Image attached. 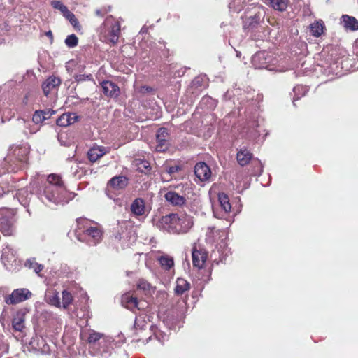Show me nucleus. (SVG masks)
<instances>
[{"label": "nucleus", "instance_id": "1", "mask_svg": "<svg viewBox=\"0 0 358 358\" xmlns=\"http://www.w3.org/2000/svg\"><path fill=\"white\" fill-rule=\"evenodd\" d=\"M35 193L41 202L49 207L64 205L71 199L61 177L55 173L50 174Z\"/></svg>", "mask_w": 358, "mask_h": 358}, {"label": "nucleus", "instance_id": "2", "mask_svg": "<svg viewBox=\"0 0 358 358\" xmlns=\"http://www.w3.org/2000/svg\"><path fill=\"white\" fill-rule=\"evenodd\" d=\"M193 218L185 213H171L162 216L156 223L160 230L172 234L187 233L193 226Z\"/></svg>", "mask_w": 358, "mask_h": 358}, {"label": "nucleus", "instance_id": "3", "mask_svg": "<svg viewBox=\"0 0 358 358\" xmlns=\"http://www.w3.org/2000/svg\"><path fill=\"white\" fill-rule=\"evenodd\" d=\"M150 316L145 313H141L136 317L134 322V329L137 338H135L136 342L148 343L152 340V336L161 343L166 339V334H163L158 330L157 327L149 325Z\"/></svg>", "mask_w": 358, "mask_h": 358}, {"label": "nucleus", "instance_id": "4", "mask_svg": "<svg viewBox=\"0 0 358 358\" xmlns=\"http://www.w3.org/2000/svg\"><path fill=\"white\" fill-rule=\"evenodd\" d=\"M89 352L91 355L99 358H108L113 350L114 340L110 337L90 331L87 336Z\"/></svg>", "mask_w": 358, "mask_h": 358}, {"label": "nucleus", "instance_id": "5", "mask_svg": "<svg viewBox=\"0 0 358 358\" xmlns=\"http://www.w3.org/2000/svg\"><path fill=\"white\" fill-rule=\"evenodd\" d=\"M29 153V146L27 143L12 145L8 150L5 161L9 164L13 171L26 167Z\"/></svg>", "mask_w": 358, "mask_h": 358}, {"label": "nucleus", "instance_id": "6", "mask_svg": "<svg viewBox=\"0 0 358 358\" xmlns=\"http://www.w3.org/2000/svg\"><path fill=\"white\" fill-rule=\"evenodd\" d=\"M99 32L101 41L115 45L120 35V24L112 15H109L100 26Z\"/></svg>", "mask_w": 358, "mask_h": 358}, {"label": "nucleus", "instance_id": "7", "mask_svg": "<svg viewBox=\"0 0 358 358\" xmlns=\"http://www.w3.org/2000/svg\"><path fill=\"white\" fill-rule=\"evenodd\" d=\"M265 13L263 9H259L253 15L246 17L243 21V29L254 41L263 40L266 37L264 27L260 24L263 20Z\"/></svg>", "mask_w": 358, "mask_h": 358}, {"label": "nucleus", "instance_id": "8", "mask_svg": "<svg viewBox=\"0 0 358 358\" xmlns=\"http://www.w3.org/2000/svg\"><path fill=\"white\" fill-rule=\"evenodd\" d=\"M278 59L271 52L259 51L252 57V64L255 69H266L269 71H278L276 64Z\"/></svg>", "mask_w": 358, "mask_h": 358}, {"label": "nucleus", "instance_id": "9", "mask_svg": "<svg viewBox=\"0 0 358 358\" xmlns=\"http://www.w3.org/2000/svg\"><path fill=\"white\" fill-rule=\"evenodd\" d=\"M15 212L12 209H0V231L5 236H11L15 231Z\"/></svg>", "mask_w": 358, "mask_h": 358}, {"label": "nucleus", "instance_id": "10", "mask_svg": "<svg viewBox=\"0 0 358 358\" xmlns=\"http://www.w3.org/2000/svg\"><path fill=\"white\" fill-rule=\"evenodd\" d=\"M102 231L97 227H90L84 230L83 234L78 235V239L86 242L89 245L93 246L101 242Z\"/></svg>", "mask_w": 358, "mask_h": 358}, {"label": "nucleus", "instance_id": "11", "mask_svg": "<svg viewBox=\"0 0 358 358\" xmlns=\"http://www.w3.org/2000/svg\"><path fill=\"white\" fill-rule=\"evenodd\" d=\"M31 295V292L28 289H15L10 294L5 296L4 301L8 305H15L30 299Z\"/></svg>", "mask_w": 358, "mask_h": 358}, {"label": "nucleus", "instance_id": "12", "mask_svg": "<svg viewBox=\"0 0 358 358\" xmlns=\"http://www.w3.org/2000/svg\"><path fill=\"white\" fill-rule=\"evenodd\" d=\"M156 146L155 150L159 152L166 151L169 146V133L166 128H159L156 134Z\"/></svg>", "mask_w": 358, "mask_h": 358}, {"label": "nucleus", "instance_id": "13", "mask_svg": "<svg viewBox=\"0 0 358 358\" xmlns=\"http://www.w3.org/2000/svg\"><path fill=\"white\" fill-rule=\"evenodd\" d=\"M192 257L193 266L199 270V275H201L203 273L201 271L203 266L208 257L207 252L205 250H197L196 248H194L192 251Z\"/></svg>", "mask_w": 358, "mask_h": 358}, {"label": "nucleus", "instance_id": "14", "mask_svg": "<svg viewBox=\"0 0 358 358\" xmlns=\"http://www.w3.org/2000/svg\"><path fill=\"white\" fill-rule=\"evenodd\" d=\"M194 173L201 182L208 181L212 175L210 167L203 162L196 164L194 166Z\"/></svg>", "mask_w": 358, "mask_h": 358}, {"label": "nucleus", "instance_id": "15", "mask_svg": "<svg viewBox=\"0 0 358 358\" xmlns=\"http://www.w3.org/2000/svg\"><path fill=\"white\" fill-rule=\"evenodd\" d=\"M101 85L105 96L113 99L119 96L120 94V87L115 83L110 80H103Z\"/></svg>", "mask_w": 358, "mask_h": 358}, {"label": "nucleus", "instance_id": "16", "mask_svg": "<svg viewBox=\"0 0 358 358\" xmlns=\"http://www.w3.org/2000/svg\"><path fill=\"white\" fill-rule=\"evenodd\" d=\"M217 197L220 206L223 210L224 215H220V213H218L215 210H213V214L215 217L221 219L224 218V215H227L231 211V206L229 198L225 193H219Z\"/></svg>", "mask_w": 358, "mask_h": 358}, {"label": "nucleus", "instance_id": "17", "mask_svg": "<svg viewBox=\"0 0 358 358\" xmlns=\"http://www.w3.org/2000/svg\"><path fill=\"white\" fill-rule=\"evenodd\" d=\"M121 303L123 306L131 310H134V309L140 310L143 308L142 303L138 301L137 298L130 293H127L122 295L121 298Z\"/></svg>", "mask_w": 358, "mask_h": 358}, {"label": "nucleus", "instance_id": "18", "mask_svg": "<svg viewBox=\"0 0 358 358\" xmlns=\"http://www.w3.org/2000/svg\"><path fill=\"white\" fill-rule=\"evenodd\" d=\"M130 210L135 217L144 215L146 213L145 201L141 198L135 199L130 206Z\"/></svg>", "mask_w": 358, "mask_h": 358}, {"label": "nucleus", "instance_id": "19", "mask_svg": "<svg viewBox=\"0 0 358 358\" xmlns=\"http://www.w3.org/2000/svg\"><path fill=\"white\" fill-rule=\"evenodd\" d=\"M61 84L59 78L52 76L48 77L42 84V89L44 94L48 96L50 92L59 87Z\"/></svg>", "mask_w": 358, "mask_h": 358}, {"label": "nucleus", "instance_id": "20", "mask_svg": "<svg viewBox=\"0 0 358 358\" xmlns=\"http://www.w3.org/2000/svg\"><path fill=\"white\" fill-rule=\"evenodd\" d=\"M340 24L347 31H355L358 29V21L355 17L348 15H343L341 17Z\"/></svg>", "mask_w": 358, "mask_h": 358}, {"label": "nucleus", "instance_id": "21", "mask_svg": "<svg viewBox=\"0 0 358 358\" xmlns=\"http://www.w3.org/2000/svg\"><path fill=\"white\" fill-rule=\"evenodd\" d=\"M107 152V148L103 146L92 147L89 150L87 157L90 162H95Z\"/></svg>", "mask_w": 358, "mask_h": 358}, {"label": "nucleus", "instance_id": "22", "mask_svg": "<svg viewBox=\"0 0 358 358\" xmlns=\"http://www.w3.org/2000/svg\"><path fill=\"white\" fill-rule=\"evenodd\" d=\"M166 201L173 206H181L185 203L186 199L184 196L179 195L178 193L169 191L164 195Z\"/></svg>", "mask_w": 358, "mask_h": 358}, {"label": "nucleus", "instance_id": "23", "mask_svg": "<svg viewBox=\"0 0 358 358\" xmlns=\"http://www.w3.org/2000/svg\"><path fill=\"white\" fill-rule=\"evenodd\" d=\"M25 312L23 310H18L15 315L12 325L15 331H22L24 328Z\"/></svg>", "mask_w": 358, "mask_h": 358}, {"label": "nucleus", "instance_id": "24", "mask_svg": "<svg viewBox=\"0 0 358 358\" xmlns=\"http://www.w3.org/2000/svg\"><path fill=\"white\" fill-rule=\"evenodd\" d=\"M33 194L27 188L18 190L16 193V197L22 206L27 207L29 206Z\"/></svg>", "mask_w": 358, "mask_h": 358}, {"label": "nucleus", "instance_id": "25", "mask_svg": "<svg viewBox=\"0 0 358 358\" xmlns=\"http://www.w3.org/2000/svg\"><path fill=\"white\" fill-rule=\"evenodd\" d=\"M208 86V78L205 75H200L196 76L192 82L190 89L197 91H201L206 88Z\"/></svg>", "mask_w": 358, "mask_h": 358}, {"label": "nucleus", "instance_id": "26", "mask_svg": "<svg viewBox=\"0 0 358 358\" xmlns=\"http://www.w3.org/2000/svg\"><path fill=\"white\" fill-rule=\"evenodd\" d=\"M162 268L166 271H169L174 266V260L171 256L163 254L157 258Z\"/></svg>", "mask_w": 358, "mask_h": 358}, {"label": "nucleus", "instance_id": "27", "mask_svg": "<svg viewBox=\"0 0 358 358\" xmlns=\"http://www.w3.org/2000/svg\"><path fill=\"white\" fill-rule=\"evenodd\" d=\"M1 259L6 263L13 262L16 260V252L10 246H6L3 248Z\"/></svg>", "mask_w": 358, "mask_h": 358}, {"label": "nucleus", "instance_id": "28", "mask_svg": "<svg viewBox=\"0 0 358 358\" xmlns=\"http://www.w3.org/2000/svg\"><path fill=\"white\" fill-rule=\"evenodd\" d=\"M206 240L209 243H215L217 241V237L225 236V232L222 230L216 229L214 227H209L206 231Z\"/></svg>", "mask_w": 358, "mask_h": 358}, {"label": "nucleus", "instance_id": "29", "mask_svg": "<svg viewBox=\"0 0 358 358\" xmlns=\"http://www.w3.org/2000/svg\"><path fill=\"white\" fill-rule=\"evenodd\" d=\"M252 153L247 148H242L237 153V161L241 166H243L249 163L252 159Z\"/></svg>", "mask_w": 358, "mask_h": 358}, {"label": "nucleus", "instance_id": "30", "mask_svg": "<svg viewBox=\"0 0 358 358\" xmlns=\"http://www.w3.org/2000/svg\"><path fill=\"white\" fill-rule=\"evenodd\" d=\"M127 183V178L125 176H115L109 181V185L116 189L124 188Z\"/></svg>", "mask_w": 358, "mask_h": 358}, {"label": "nucleus", "instance_id": "31", "mask_svg": "<svg viewBox=\"0 0 358 358\" xmlns=\"http://www.w3.org/2000/svg\"><path fill=\"white\" fill-rule=\"evenodd\" d=\"M310 31L315 37H320L324 32V24L322 20L315 21L310 24Z\"/></svg>", "mask_w": 358, "mask_h": 358}, {"label": "nucleus", "instance_id": "32", "mask_svg": "<svg viewBox=\"0 0 358 358\" xmlns=\"http://www.w3.org/2000/svg\"><path fill=\"white\" fill-rule=\"evenodd\" d=\"M190 289L189 283L183 278H178L176 280V286L175 287V293L177 295H182Z\"/></svg>", "mask_w": 358, "mask_h": 358}, {"label": "nucleus", "instance_id": "33", "mask_svg": "<svg viewBox=\"0 0 358 358\" xmlns=\"http://www.w3.org/2000/svg\"><path fill=\"white\" fill-rule=\"evenodd\" d=\"M270 6L275 10L285 11L289 4V0H268Z\"/></svg>", "mask_w": 358, "mask_h": 358}, {"label": "nucleus", "instance_id": "34", "mask_svg": "<svg viewBox=\"0 0 358 358\" xmlns=\"http://www.w3.org/2000/svg\"><path fill=\"white\" fill-rule=\"evenodd\" d=\"M308 91L306 86L298 85L293 89L294 96L293 98V104L295 105V101L299 100L301 96H303Z\"/></svg>", "mask_w": 358, "mask_h": 358}, {"label": "nucleus", "instance_id": "35", "mask_svg": "<svg viewBox=\"0 0 358 358\" xmlns=\"http://www.w3.org/2000/svg\"><path fill=\"white\" fill-rule=\"evenodd\" d=\"M25 266L33 269L36 273H38L43 268V266L36 262L35 259H29L25 262Z\"/></svg>", "mask_w": 358, "mask_h": 358}, {"label": "nucleus", "instance_id": "36", "mask_svg": "<svg viewBox=\"0 0 358 358\" xmlns=\"http://www.w3.org/2000/svg\"><path fill=\"white\" fill-rule=\"evenodd\" d=\"M62 301L61 302L62 306L66 309L73 301V296L70 292L66 290H63L62 292Z\"/></svg>", "mask_w": 358, "mask_h": 358}, {"label": "nucleus", "instance_id": "37", "mask_svg": "<svg viewBox=\"0 0 358 358\" xmlns=\"http://www.w3.org/2000/svg\"><path fill=\"white\" fill-rule=\"evenodd\" d=\"M48 301L50 304L56 307H62L60 296L58 292H54L52 295L49 296L48 298Z\"/></svg>", "mask_w": 358, "mask_h": 358}, {"label": "nucleus", "instance_id": "38", "mask_svg": "<svg viewBox=\"0 0 358 358\" xmlns=\"http://www.w3.org/2000/svg\"><path fill=\"white\" fill-rule=\"evenodd\" d=\"M64 42L67 47L72 48L78 45V38L75 34H71L66 38Z\"/></svg>", "mask_w": 358, "mask_h": 358}, {"label": "nucleus", "instance_id": "39", "mask_svg": "<svg viewBox=\"0 0 358 358\" xmlns=\"http://www.w3.org/2000/svg\"><path fill=\"white\" fill-rule=\"evenodd\" d=\"M64 17L66 18L70 23L76 28L77 27H79V22L76 17H75V15L69 10V9L66 10V13H64L63 14Z\"/></svg>", "mask_w": 358, "mask_h": 358}, {"label": "nucleus", "instance_id": "40", "mask_svg": "<svg viewBox=\"0 0 358 358\" xmlns=\"http://www.w3.org/2000/svg\"><path fill=\"white\" fill-rule=\"evenodd\" d=\"M45 120L43 116V110H36L32 116V122L35 124H39Z\"/></svg>", "mask_w": 358, "mask_h": 358}, {"label": "nucleus", "instance_id": "41", "mask_svg": "<svg viewBox=\"0 0 358 358\" xmlns=\"http://www.w3.org/2000/svg\"><path fill=\"white\" fill-rule=\"evenodd\" d=\"M83 168L79 166V163L74 162L71 166V172L74 176L80 177L83 174Z\"/></svg>", "mask_w": 358, "mask_h": 358}, {"label": "nucleus", "instance_id": "42", "mask_svg": "<svg viewBox=\"0 0 358 358\" xmlns=\"http://www.w3.org/2000/svg\"><path fill=\"white\" fill-rule=\"evenodd\" d=\"M74 79L79 83L86 80H93V76L92 74H76L74 76Z\"/></svg>", "mask_w": 358, "mask_h": 358}, {"label": "nucleus", "instance_id": "43", "mask_svg": "<svg viewBox=\"0 0 358 358\" xmlns=\"http://www.w3.org/2000/svg\"><path fill=\"white\" fill-rule=\"evenodd\" d=\"M52 6L55 9L60 10L62 14L66 13V10H68V8L60 1H53L52 2Z\"/></svg>", "mask_w": 358, "mask_h": 358}, {"label": "nucleus", "instance_id": "44", "mask_svg": "<svg viewBox=\"0 0 358 358\" xmlns=\"http://www.w3.org/2000/svg\"><path fill=\"white\" fill-rule=\"evenodd\" d=\"M68 115L67 113L62 114L56 120L57 124L59 127H67L68 125Z\"/></svg>", "mask_w": 358, "mask_h": 358}, {"label": "nucleus", "instance_id": "45", "mask_svg": "<svg viewBox=\"0 0 358 358\" xmlns=\"http://www.w3.org/2000/svg\"><path fill=\"white\" fill-rule=\"evenodd\" d=\"M137 164L139 166L138 170L141 172H148L151 170L149 162L145 160H141Z\"/></svg>", "mask_w": 358, "mask_h": 358}, {"label": "nucleus", "instance_id": "46", "mask_svg": "<svg viewBox=\"0 0 358 358\" xmlns=\"http://www.w3.org/2000/svg\"><path fill=\"white\" fill-rule=\"evenodd\" d=\"M138 288L144 291H149L152 286L145 280H140L138 282Z\"/></svg>", "mask_w": 358, "mask_h": 358}, {"label": "nucleus", "instance_id": "47", "mask_svg": "<svg viewBox=\"0 0 358 358\" xmlns=\"http://www.w3.org/2000/svg\"><path fill=\"white\" fill-rule=\"evenodd\" d=\"M181 169V167L178 165L171 166L166 168V171L170 176H172L173 173L178 172Z\"/></svg>", "mask_w": 358, "mask_h": 358}, {"label": "nucleus", "instance_id": "48", "mask_svg": "<svg viewBox=\"0 0 358 358\" xmlns=\"http://www.w3.org/2000/svg\"><path fill=\"white\" fill-rule=\"evenodd\" d=\"M253 163H257L258 164L257 169L254 171V173H253L254 176L261 175V173L263 171V166H262L261 162L259 159H256L253 161Z\"/></svg>", "mask_w": 358, "mask_h": 358}, {"label": "nucleus", "instance_id": "49", "mask_svg": "<svg viewBox=\"0 0 358 358\" xmlns=\"http://www.w3.org/2000/svg\"><path fill=\"white\" fill-rule=\"evenodd\" d=\"M68 117V125H71L78 120V116L76 113H67Z\"/></svg>", "mask_w": 358, "mask_h": 358}, {"label": "nucleus", "instance_id": "50", "mask_svg": "<svg viewBox=\"0 0 358 358\" xmlns=\"http://www.w3.org/2000/svg\"><path fill=\"white\" fill-rule=\"evenodd\" d=\"M110 7H108V8H103L101 9L96 10L95 13L99 17H103L106 13H108V12L110 11Z\"/></svg>", "mask_w": 358, "mask_h": 358}, {"label": "nucleus", "instance_id": "51", "mask_svg": "<svg viewBox=\"0 0 358 358\" xmlns=\"http://www.w3.org/2000/svg\"><path fill=\"white\" fill-rule=\"evenodd\" d=\"M337 69H334V67L332 66H330V69H324V76H329V73L338 75V72L336 71V70H337Z\"/></svg>", "mask_w": 358, "mask_h": 358}, {"label": "nucleus", "instance_id": "52", "mask_svg": "<svg viewBox=\"0 0 358 358\" xmlns=\"http://www.w3.org/2000/svg\"><path fill=\"white\" fill-rule=\"evenodd\" d=\"M203 272L206 273V274H203L202 275V277L201 278V280L203 281V282H208L210 280L211 272L210 270H204Z\"/></svg>", "mask_w": 358, "mask_h": 358}, {"label": "nucleus", "instance_id": "53", "mask_svg": "<svg viewBox=\"0 0 358 358\" xmlns=\"http://www.w3.org/2000/svg\"><path fill=\"white\" fill-rule=\"evenodd\" d=\"M55 113V111L52 109H48L43 110V116L45 117V120H48L51 117L52 115Z\"/></svg>", "mask_w": 358, "mask_h": 358}, {"label": "nucleus", "instance_id": "54", "mask_svg": "<svg viewBox=\"0 0 358 358\" xmlns=\"http://www.w3.org/2000/svg\"><path fill=\"white\" fill-rule=\"evenodd\" d=\"M9 190H6L4 187L0 185V197L3 196L6 192H8Z\"/></svg>", "mask_w": 358, "mask_h": 358}, {"label": "nucleus", "instance_id": "55", "mask_svg": "<svg viewBox=\"0 0 358 358\" xmlns=\"http://www.w3.org/2000/svg\"><path fill=\"white\" fill-rule=\"evenodd\" d=\"M169 316L167 315L166 317L164 319V322L167 324V325H169Z\"/></svg>", "mask_w": 358, "mask_h": 358}, {"label": "nucleus", "instance_id": "56", "mask_svg": "<svg viewBox=\"0 0 358 358\" xmlns=\"http://www.w3.org/2000/svg\"><path fill=\"white\" fill-rule=\"evenodd\" d=\"M38 128L37 129H30V133L31 134H34V133H36V131H38Z\"/></svg>", "mask_w": 358, "mask_h": 358}, {"label": "nucleus", "instance_id": "57", "mask_svg": "<svg viewBox=\"0 0 358 358\" xmlns=\"http://www.w3.org/2000/svg\"><path fill=\"white\" fill-rule=\"evenodd\" d=\"M46 35H47L48 36L52 37V34L51 31H48V32L46 33Z\"/></svg>", "mask_w": 358, "mask_h": 358}, {"label": "nucleus", "instance_id": "58", "mask_svg": "<svg viewBox=\"0 0 358 358\" xmlns=\"http://www.w3.org/2000/svg\"><path fill=\"white\" fill-rule=\"evenodd\" d=\"M25 124H26V127H29L31 125V123L30 122H24Z\"/></svg>", "mask_w": 358, "mask_h": 358}, {"label": "nucleus", "instance_id": "59", "mask_svg": "<svg viewBox=\"0 0 358 358\" xmlns=\"http://www.w3.org/2000/svg\"><path fill=\"white\" fill-rule=\"evenodd\" d=\"M3 320V313H2L0 316V321L2 322Z\"/></svg>", "mask_w": 358, "mask_h": 358}, {"label": "nucleus", "instance_id": "60", "mask_svg": "<svg viewBox=\"0 0 358 358\" xmlns=\"http://www.w3.org/2000/svg\"><path fill=\"white\" fill-rule=\"evenodd\" d=\"M141 32H145V30H143V29H141Z\"/></svg>", "mask_w": 358, "mask_h": 358}, {"label": "nucleus", "instance_id": "61", "mask_svg": "<svg viewBox=\"0 0 358 358\" xmlns=\"http://www.w3.org/2000/svg\"><path fill=\"white\" fill-rule=\"evenodd\" d=\"M141 32H145V30H143V29H141Z\"/></svg>", "mask_w": 358, "mask_h": 358}, {"label": "nucleus", "instance_id": "62", "mask_svg": "<svg viewBox=\"0 0 358 358\" xmlns=\"http://www.w3.org/2000/svg\"><path fill=\"white\" fill-rule=\"evenodd\" d=\"M176 321V320H175V321H173L172 323H171V325H173L175 323Z\"/></svg>", "mask_w": 358, "mask_h": 358}]
</instances>
